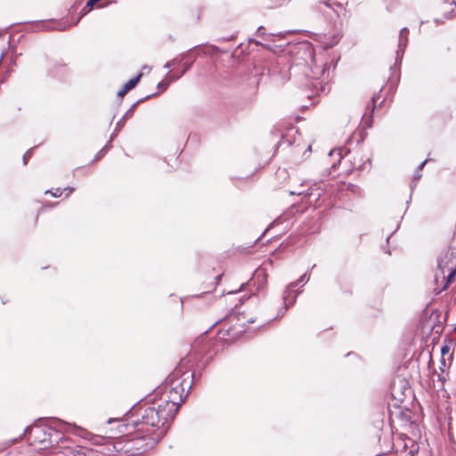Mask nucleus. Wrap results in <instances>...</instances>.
I'll return each mask as SVG.
<instances>
[{
  "label": "nucleus",
  "instance_id": "b1692460",
  "mask_svg": "<svg viewBox=\"0 0 456 456\" xmlns=\"http://www.w3.org/2000/svg\"><path fill=\"white\" fill-rule=\"evenodd\" d=\"M303 193H304L303 191H289V194H291V195H301Z\"/></svg>",
  "mask_w": 456,
  "mask_h": 456
},
{
  "label": "nucleus",
  "instance_id": "412c9836",
  "mask_svg": "<svg viewBox=\"0 0 456 456\" xmlns=\"http://www.w3.org/2000/svg\"><path fill=\"white\" fill-rule=\"evenodd\" d=\"M127 93V91H125V88L123 87L118 93V95L119 97H123Z\"/></svg>",
  "mask_w": 456,
  "mask_h": 456
},
{
  "label": "nucleus",
  "instance_id": "aec40b11",
  "mask_svg": "<svg viewBox=\"0 0 456 456\" xmlns=\"http://www.w3.org/2000/svg\"><path fill=\"white\" fill-rule=\"evenodd\" d=\"M190 66H191V64H185L183 70L182 71L181 75L178 77H181L182 76H183L184 73L189 69Z\"/></svg>",
  "mask_w": 456,
  "mask_h": 456
},
{
  "label": "nucleus",
  "instance_id": "a211bd4d",
  "mask_svg": "<svg viewBox=\"0 0 456 456\" xmlns=\"http://www.w3.org/2000/svg\"><path fill=\"white\" fill-rule=\"evenodd\" d=\"M72 427L77 429V431L75 432L76 435L83 436L82 433L84 432V430L82 428L77 427L76 425H72Z\"/></svg>",
  "mask_w": 456,
  "mask_h": 456
},
{
  "label": "nucleus",
  "instance_id": "f8f14e48",
  "mask_svg": "<svg viewBox=\"0 0 456 456\" xmlns=\"http://www.w3.org/2000/svg\"><path fill=\"white\" fill-rule=\"evenodd\" d=\"M31 156H32V149H30L28 151H26L25 154L23 155V163H24V165L27 164V161L31 158Z\"/></svg>",
  "mask_w": 456,
  "mask_h": 456
},
{
  "label": "nucleus",
  "instance_id": "c9c22d12",
  "mask_svg": "<svg viewBox=\"0 0 456 456\" xmlns=\"http://www.w3.org/2000/svg\"><path fill=\"white\" fill-rule=\"evenodd\" d=\"M221 276H217V282L220 281Z\"/></svg>",
  "mask_w": 456,
  "mask_h": 456
},
{
  "label": "nucleus",
  "instance_id": "423d86ee",
  "mask_svg": "<svg viewBox=\"0 0 456 456\" xmlns=\"http://www.w3.org/2000/svg\"><path fill=\"white\" fill-rule=\"evenodd\" d=\"M179 77H175L167 73L165 77V79L158 84V88L161 91H164L168 87L170 82L175 81Z\"/></svg>",
  "mask_w": 456,
  "mask_h": 456
},
{
  "label": "nucleus",
  "instance_id": "5701e85b",
  "mask_svg": "<svg viewBox=\"0 0 456 456\" xmlns=\"http://www.w3.org/2000/svg\"><path fill=\"white\" fill-rule=\"evenodd\" d=\"M142 71L146 70L149 73L151 70V68L148 65H144V66H142Z\"/></svg>",
  "mask_w": 456,
  "mask_h": 456
},
{
  "label": "nucleus",
  "instance_id": "f03ea898",
  "mask_svg": "<svg viewBox=\"0 0 456 456\" xmlns=\"http://www.w3.org/2000/svg\"><path fill=\"white\" fill-rule=\"evenodd\" d=\"M186 397L187 393H185V387L183 382L174 383L169 388L167 400L162 404L167 409L170 410L171 414L175 416L180 405L184 402Z\"/></svg>",
  "mask_w": 456,
  "mask_h": 456
},
{
  "label": "nucleus",
  "instance_id": "2eb2a0df",
  "mask_svg": "<svg viewBox=\"0 0 456 456\" xmlns=\"http://www.w3.org/2000/svg\"><path fill=\"white\" fill-rule=\"evenodd\" d=\"M408 34H409V29L407 28H403L400 31V36L399 37H408Z\"/></svg>",
  "mask_w": 456,
  "mask_h": 456
},
{
  "label": "nucleus",
  "instance_id": "9d476101",
  "mask_svg": "<svg viewBox=\"0 0 456 456\" xmlns=\"http://www.w3.org/2000/svg\"><path fill=\"white\" fill-rule=\"evenodd\" d=\"M62 191L61 188H56L54 191H46L45 193H51L53 197L58 198L61 196Z\"/></svg>",
  "mask_w": 456,
  "mask_h": 456
},
{
  "label": "nucleus",
  "instance_id": "9b49d317",
  "mask_svg": "<svg viewBox=\"0 0 456 456\" xmlns=\"http://www.w3.org/2000/svg\"><path fill=\"white\" fill-rule=\"evenodd\" d=\"M179 63V61L177 59H174L168 62H167L165 65H164V68L165 69H170L172 68L173 66L176 65Z\"/></svg>",
  "mask_w": 456,
  "mask_h": 456
},
{
  "label": "nucleus",
  "instance_id": "1a4fd4ad",
  "mask_svg": "<svg viewBox=\"0 0 456 456\" xmlns=\"http://www.w3.org/2000/svg\"><path fill=\"white\" fill-rule=\"evenodd\" d=\"M63 456H87L84 452L80 451H74L72 449H66L64 452H61Z\"/></svg>",
  "mask_w": 456,
  "mask_h": 456
},
{
  "label": "nucleus",
  "instance_id": "c756f323",
  "mask_svg": "<svg viewBox=\"0 0 456 456\" xmlns=\"http://www.w3.org/2000/svg\"><path fill=\"white\" fill-rule=\"evenodd\" d=\"M264 29H265V28H264L263 27H259V28H258V33H259V34H260V33H263V30H264Z\"/></svg>",
  "mask_w": 456,
  "mask_h": 456
},
{
  "label": "nucleus",
  "instance_id": "2f4dec72",
  "mask_svg": "<svg viewBox=\"0 0 456 456\" xmlns=\"http://www.w3.org/2000/svg\"><path fill=\"white\" fill-rule=\"evenodd\" d=\"M376 101H377V97H376V96H373V98H372V102H373V103H375V102H376Z\"/></svg>",
  "mask_w": 456,
  "mask_h": 456
},
{
  "label": "nucleus",
  "instance_id": "4468645a",
  "mask_svg": "<svg viewBox=\"0 0 456 456\" xmlns=\"http://www.w3.org/2000/svg\"><path fill=\"white\" fill-rule=\"evenodd\" d=\"M134 107V105H133L132 108L128 111L126 112V114L124 115V117L122 118L123 120H125L132 116Z\"/></svg>",
  "mask_w": 456,
  "mask_h": 456
},
{
  "label": "nucleus",
  "instance_id": "a878e982",
  "mask_svg": "<svg viewBox=\"0 0 456 456\" xmlns=\"http://www.w3.org/2000/svg\"><path fill=\"white\" fill-rule=\"evenodd\" d=\"M421 177L420 171H418L416 175H414V179L418 181Z\"/></svg>",
  "mask_w": 456,
  "mask_h": 456
},
{
  "label": "nucleus",
  "instance_id": "bb28decb",
  "mask_svg": "<svg viewBox=\"0 0 456 456\" xmlns=\"http://www.w3.org/2000/svg\"><path fill=\"white\" fill-rule=\"evenodd\" d=\"M63 191H68L69 193L67 194V196L71 193L73 191H74V188L73 187H66Z\"/></svg>",
  "mask_w": 456,
  "mask_h": 456
},
{
  "label": "nucleus",
  "instance_id": "c85d7f7f",
  "mask_svg": "<svg viewBox=\"0 0 456 456\" xmlns=\"http://www.w3.org/2000/svg\"><path fill=\"white\" fill-rule=\"evenodd\" d=\"M87 9H88V7H86V5L83 8V10H82L83 14H86L88 12H86Z\"/></svg>",
  "mask_w": 456,
  "mask_h": 456
},
{
  "label": "nucleus",
  "instance_id": "ddd939ff",
  "mask_svg": "<svg viewBox=\"0 0 456 456\" xmlns=\"http://www.w3.org/2000/svg\"><path fill=\"white\" fill-rule=\"evenodd\" d=\"M456 275V271L452 270L447 276V282H452Z\"/></svg>",
  "mask_w": 456,
  "mask_h": 456
},
{
  "label": "nucleus",
  "instance_id": "e433bc0d",
  "mask_svg": "<svg viewBox=\"0 0 456 456\" xmlns=\"http://www.w3.org/2000/svg\"><path fill=\"white\" fill-rule=\"evenodd\" d=\"M453 270H455V271H456V267H455Z\"/></svg>",
  "mask_w": 456,
  "mask_h": 456
},
{
  "label": "nucleus",
  "instance_id": "6e6552de",
  "mask_svg": "<svg viewBox=\"0 0 456 456\" xmlns=\"http://www.w3.org/2000/svg\"><path fill=\"white\" fill-rule=\"evenodd\" d=\"M300 293H301V291H300V290H299V291H297V292H295L294 289H292L289 291V300L288 304H286V303H285V300L283 299L285 307H284V311L282 312V314H284V312H285L287 309H289L291 305H293L295 304V302H296V300H297V296L298 294H300Z\"/></svg>",
  "mask_w": 456,
  "mask_h": 456
},
{
  "label": "nucleus",
  "instance_id": "4be33fe9",
  "mask_svg": "<svg viewBox=\"0 0 456 456\" xmlns=\"http://www.w3.org/2000/svg\"><path fill=\"white\" fill-rule=\"evenodd\" d=\"M448 352H449V347H448L447 346H443V347H442V349H441V353H442L443 354H447Z\"/></svg>",
  "mask_w": 456,
  "mask_h": 456
},
{
  "label": "nucleus",
  "instance_id": "dca6fc26",
  "mask_svg": "<svg viewBox=\"0 0 456 456\" xmlns=\"http://www.w3.org/2000/svg\"><path fill=\"white\" fill-rule=\"evenodd\" d=\"M452 12H453V10H452V9L451 11H445V12H444V18H445V19H451V18H452V17H453Z\"/></svg>",
  "mask_w": 456,
  "mask_h": 456
},
{
  "label": "nucleus",
  "instance_id": "473e14b6",
  "mask_svg": "<svg viewBox=\"0 0 456 456\" xmlns=\"http://www.w3.org/2000/svg\"><path fill=\"white\" fill-rule=\"evenodd\" d=\"M248 322L252 323V322H254V320H253V319H249V320L248 321Z\"/></svg>",
  "mask_w": 456,
  "mask_h": 456
},
{
  "label": "nucleus",
  "instance_id": "0eeeda50",
  "mask_svg": "<svg viewBox=\"0 0 456 456\" xmlns=\"http://www.w3.org/2000/svg\"><path fill=\"white\" fill-rule=\"evenodd\" d=\"M142 75H143V73L141 72L135 77L131 78L128 82H126L123 86L125 88V91L129 92L131 89H133L137 85V83L140 81Z\"/></svg>",
  "mask_w": 456,
  "mask_h": 456
},
{
  "label": "nucleus",
  "instance_id": "6ab92c4d",
  "mask_svg": "<svg viewBox=\"0 0 456 456\" xmlns=\"http://www.w3.org/2000/svg\"><path fill=\"white\" fill-rule=\"evenodd\" d=\"M62 426L71 427V425H70V424H69V423H66V422H63V421L58 420V427L61 428Z\"/></svg>",
  "mask_w": 456,
  "mask_h": 456
},
{
  "label": "nucleus",
  "instance_id": "393cba45",
  "mask_svg": "<svg viewBox=\"0 0 456 456\" xmlns=\"http://www.w3.org/2000/svg\"><path fill=\"white\" fill-rule=\"evenodd\" d=\"M426 162H427V160H424L422 163L419 164V166L418 167V171H421L422 170V168L424 167Z\"/></svg>",
  "mask_w": 456,
  "mask_h": 456
},
{
  "label": "nucleus",
  "instance_id": "f3484780",
  "mask_svg": "<svg viewBox=\"0 0 456 456\" xmlns=\"http://www.w3.org/2000/svg\"><path fill=\"white\" fill-rule=\"evenodd\" d=\"M334 153H337L339 156V160L342 159L341 150H332L330 151V155H333Z\"/></svg>",
  "mask_w": 456,
  "mask_h": 456
},
{
  "label": "nucleus",
  "instance_id": "cd10ccee",
  "mask_svg": "<svg viewBox=\"0 0 456 456\" xmlns=\"http://www.w3.org/2000/svg\"><path fill=\"white\" fill-rule=\"evenodd\" d=\"M448 4L450 5H456V3L454 0H446L445 4Z\"/></svg>",
  "mask_w": 456,
  "mask_h": 456
},
{
  "label": "nucleus",
  "instance_id": "39448f33",
  "mask_svg": "<svg viewBox=\"0 0 456 456\" xmlns=\"http://www.w3.org/2000/svg\"><path fill=\"white\" fill-rule=\"evenodd\" d=\"M408 44V37H399L398 49L396 51V61L401 60Z\"/></svg>",
  "mask_w": 456,
  "mask_h": 456
},
{
  "label": "nucleus",
  "instance_id": "f704fd0d",
  "mask_svg": "<svg viewBox=\"0 0 456 456\" xmlns=\"http://www.w3.org/2000/svg\"><path fill=\"white\" fill-rule=\"evenodd\" d=\"M102 151H98V155H97V158H99L100 154L102 153Z\"/></svg>",
  "mask_w": 456,
  "mask_h": 456
},
{
  "label": "nucleus",
  "instance_id": "f257e3e1",
  "mask_svg": "<svg viewBox=\"0 0 456 456\" xmlns=\"http://www.w3.org/2000/svg\"><path fill=\"white\" fill-rule=\"evenodd\" d=\"M175 418L170 410L167 409L162 403L158 407H147L142 415V422L146 425L160 428L159 436H163L169 427V421Z\"/></svg>",
  "mask_w": 456,
  "mask_h": 456
},
{
  "label": "nucleus",
  "instance_id": "72a5a7b5",
  "mask_svg": "<svg viewBox=\"0 0 456 456\" xmlns=\"http://www.w3.org/2000/svg\"><path fill=\"white\" fill-rule=\"evenodd\" d=\"M415 186H416V183L411 184V190H413V188H414Z\"/></svg>",
  "mask_w": 456,
  "mask_h": 456
},
{
  "label": "nucleus",
  "instance_id": "7c9ffc66",
  "mask_svg": "<svg viewBox=\"0 0 456 456\" xmlns=\"http://www.w3.org/2000/svg\"><path fill=\"white\" fill-rule=\"evenodd\" d=\"M311 150H312L311 146H308L307 150L305 151V153H304V154H305L306 152H310V151H311Z\"/></svg>",
  "mask_w": 456,
  "mask_h": 456
},
{
  "label": "nucleus",
  "instance_id": "7ed1b4c3",
  "mask_svg": "<svg viewBox=\"0 0 456 456\" xmlns=\"http://www.w3.org/2000/svg\"><path fill=\"white\" fill-rule=\"evenodd\" d=\"M329 69L327 62H323L322 61H318L316 58L313 59V64L311 67V77L314 79H320L322 77H325V74L327 73V77H329Z\"/></svg>",
  "mask_w": 456,
  "mask_h": 456
},
{
  "label": "nucleus",
  "instance_id": "20e7f679",
  "mask_svg": "<svg viewBox=\"0 0 456 456\" xmlns=\"http://www.w3.org/2000/svg\"><path fill=\"white\" fill-rule=\"evenodd\" d=\"M310 279V274H308L307 273H304L302 276L299 277L298 280H297L296 281H293L291 282L290 284H289L283 293V299L285 300V303L288 304L289 300V291L296 288L298 284L300 283H305L309 281Z\"/></svg>",
  "mask_w": 456,
  "mask_h": 456
}]
</instances>
